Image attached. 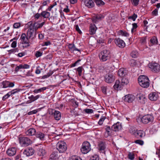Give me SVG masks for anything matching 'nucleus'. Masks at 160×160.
Here are the masks:
<instances>
[{"instance_id": "obj_1", "label": "nucleus", "mask_w": 160, "mask_h": 160, "mask_svg": "<svg viewBox=\"0 0 160 160\" xmlns=\"http://www.w3.org/2000/svg\"><path fill=\"white\" fill-rule=\"evenodd\" d=\"M44 24L45 22L41 23L37 22H33L32 21L28 22L25 26L28 28L27 34L28 38L32 40L33 39L36 37V31L38 28H41Z\"/></svg>"}, {"instance_id": "obj_2", "label": "nucleus", "mask_w": 160, "mask_h": 160, "mask_svg": "<svg viewBox=\"0 0 160 160\" xmlns=\"http://www.w3.org/2000/svg\"><path fill=\"white\" fill-rule=\"evenodd\" d=\"M138 80L139 85L144 88H147L149 86L148 78L145 75H141L138 77Z\"/></svg>"}, {"instance_id": "obj_3", "label": "nucleus", "mask_w": 160, "mask_h": 160, "mask_svg": "<svg viewBox=\"0 0 160 160\" xmlns=\"http://www.w3.org/2000/svg\"><path fill=\"white\" fill-rule=\"evenodd\" d=\"M98 56L101 61H106L110 58V51H101Z\"/></svg>"}, {"instance_id": "obj_4", "label": "nucleus", "mask_w": 160, "mask_h": 160, "mask_svg": "<svg viewBox=\"0 0 160 160\" xmlns=\"http://www.w3.org/2000/svg\"><path fill=\"white\" fill-rule=\"evenodd\" d=\"M56 147L60 153L64 152L67 149L66 144L64 141L58 142L57 144Z\"/></svg>"}, {"instance_id": "obj_5", "label": "nucleus", "mask_w": 160, "mask_h": 160, "mask_svg": "<svg viewBox=\"0 0 160 160\" xmlns=\"http://www.w3.org/2000/svg\"><path fill=\"white\" fill-rule=\"evenodd\" d=\"M19 140L20 143L23 146H27L32 142L31 140L27 137H20Z\"/></svg>"}, {"instance_id": "obj_6", "label": "nucleus", "mask_w": 160, "mask_h": 160, "mask_svg": "<svg viewBox=\"0 0 160 160\" xmlns=\"http://www.w3.org/2000/svg\"><path fill=\"white\" fill-rule=\"evenodd\" d=\"M91 149L90 143L86 141L82 143L81 151L82 153L86 154L88 153Z\"/></svg>"}, {"instance_id": "obj_7", "label": "nucleus", "mask_w": 160, "mask_h": 160, "mask_svg": "<svg viewBox=\"0 0 160 160\" xmlns=\"http://www.w3.org/2000/svg\"><path fill=\"white\" fill-rule=\"evenodd\" d=\"M153 119L152 115L150 114H147L143 116L141 119L142 122L144 124H147L152 122Z\"/></svg>"}, {"instance_id": "obj_8", "label": "nucleus", "mask_w": 160, "mask_h": 160, "mask_svg": "<svg viewBox=\"0 0 160 160\" xmlns=\"http://www.w3.org/2000/svg\"><path fill=\"white\" fill-rule=\"evenodd\" d=\"M20 39H21V41L23 43V47H27L29 46V44L28 43V36H26V35L25 33H22V34L20 37Z\"/></svg>"}, {"instance_id": "obj_9", "label": "nucleus", "mask_w": 160, "mask_h": 160, "mask_svg": "<svg viewBox=\"0 0 160 160\" xmlns=\"http://www.w3.org/2000/svg\"><path fill=\"white\" fill-rule=\"evenodd\" d=\"M105 80L108 83H111L115 80V77L111 73L107 74L104 76Z\"/></svg>"}, {"instance_id": "obj_10", "label": "nucleus", "mask_w": 160, "mask_h": 160, "mask_svg": "<svg viewBox=\"0 0 160 160\" xmlns=\"http://www.w3.org/2000/svg\"><path fill=\"white\" fill-rule=\"evenodd\" d=\"M14 82H10L8 81H5L1 83V87L3 88L13 87L14 86Z\"/></svg>"}, {"instance_id": "obj_11", "label": "nucleus", "mask_w": 160, "mask_h": 160, "mask_svg": "<svg viewBox=\"0 0 160 160\" xmlns=\"http://www.w3.org/2000/svg\"><path fill=\"white\" fill-rule=\"evenodd\" d=\"M150 68L155 72H158L160 70V65L157 63H152L149 65Z\"/></svg>"}, {"instance_id": "obj_12", "label": "nucleus", "mask_w": 160, "mask_h": 160, "mask_svg": "<svg viewBox=\"0 0 160 160\" xmlns=\"http://www.w3.org/2000/svg\"><path fill=\"white\" fill-rule=\"evenodd\" d=\"M106 146V145L105 142L102 141L100 142L98 145V150L101 152L105 154Z\"/></svg>"}, {"instance_id": "obj_13", "label": "nucleus", "mask_w": 160, "mask_h": 160, "mask_svg": "<svg viewBox=\"0 0 160 160\" xmlns=\"http://www.w3.org/2000/svg\"><path fill=\"white\" fill-rule=\"evenodd\" d=\"M122 128V126L121 123L118 122L114 124L111 127L112 130L114 132L118 131Z\"/></svg>"}, {"instance_id": "obj_14", "label": "nucleus", "mask_w": 160, "mask_h": 160, "mask_svg": "<svg viewBox=\"0 0 160 160\" xmlns=\"http://www.w3.org/2000/svg\"><path fill=\"white\" fill-rule=\"evenodd\" d=\"M114 42L116 45L120 48H123L125 46L124 41L120 38H115Z\"/></svg>"}, {"instance_id": "obj_15", "label": "nucleus", "mask_w": 160, "mask_h": 160, "mask_svg": "<svg viewBox=\"0 0 160 160\" xmlns=\"http://www.w3.org/2000/svg\"><path fill=\"white\" fill-rule=\"evenodd\" d=\"M34 150L33 148L28 147L26 149L24 150L23 153L27 156H30L33 155L34 153Z\"/></svg>"}, {"instance_id": "obj_16", "label": "nucleus", "mask_w": 160, "mask_h": 160, "mask_svg": "<svg viewBox=\"0 0 160 160\" xmlns=\"http://www.w3.org/2000/svg\"><path fill=\"white\" fill-rule=\"evenodd\" d=\"M134 135L137 138H141L145 136V133L142 130H136L134 131Z\"/></svg>"}, {"instance_id": "obj_17", "label": "nucleus", "mask_w": 160, "mask_h": 160, "mask_svg": "<svg viewBox=\"0 0 160 160\" xmlns=\"http://www.w3.org/2000/svg\"><path fill=\"white\" fill-rule=\"evenodd\" d=\"M135 97L132 94H128L124 97V100L126 102L129 103L132 102L134 100Z\"/></svg>"}, {"instance_id": "obj_18", "label": "nucleus", "mask_w": 160, "mask_h": 160, "mask_svg": "<svg viewBox=\"0 0 160 160\" xmlns=\"http://www.w3.org/2000/svg\"><path fill=\"white\" fill-rule=\"evenodd\" d=\"M17 150V149L16 148L12 147L8 149L6 152L8 156H12L16 153Z\"/></svg>"}, {"instance_id": "obj_19", "label": "nucleus", "mask_w": 160, "mask_h": 160, "mask_svg": "<svg viewBox=\"0 0 160 160\" xmlns=\"http://www.w3.org/2000/svg\"><path fill=\"white\" fill-rule=\"evenodd\" d=\"M84 3L85 5L89 8H92L95 6L93 0H85Z\"/></svg>"}, {"instance_id": "obj_20", "label": "nucleus", "mask_w": 160, "mask_h": 160, "mask_svg": "<svg viewBox=\"0 0 160 160\" xmlns=\"http://www.w3.org/2000/svg\"><path fill=\"white\" fill-rule=\"evenodd\" d=\"M123 85L119 80H116L113 86L114 88L116 90H121L123 88Z\"/></svg>"}, {"instance_id": "obj_21", "label": "nucleus", "mask_w": 160, "mask_h": 160, "mask_svg": "<svg viewBox=\"0 0 160 160\" xmlns=\"http://www.w3.org/2000/svg\"><path fill=\"white\" fill-rule=\"evenodd\" d=\"M128 73V71L124 68L119 69L118 72V74L121 77H123Z\"/></svg>"}, {"instance_id": "obj_22", "label": "nucleus", "mask_w": 160, "mask_h": 160, "mask_svg": "<svg viewBox=\"0 0 160 160\" xmlns=\"http://www.w3.org/2000/svg\"><path fill=\"white\" fill-rule=\"evenodd\" d=\"M97 30V27L94 24H91L89 27V32L91 35H93L95 33Z\"/></svg>"}, {"instance_id": "obj_23", "label": "nucleus", "mask_w": 160, "mask_h": 160, "mask_svg": "<svg viewBox=\"0 0 160 160\" xmlns=\"http://www.w3.org/2000/svg\"><path fill=\"white\" fill-rule=\"evenodd\" d=\"M104 17L102 14H98L92 18V21L93 22L96 23L99 20L103 18Z\"/></svg>"}, {"instance_id": "obj_24", "label": "nucleus", "mask_w": 160, "mask_h": 160, "mask_svg": "<svg viewBox=\"0 0 160 160\" xmlns=\"http://www.w3.org/2000/svg\"><path fill=\"white\" fill-rule=\"evenodd\" d=\"M37 133L35 129L33 128H31L28 130L26 132L27 135L28 136H32L35 135Z\"/></svg>"}, {"instance_id": "obj_25", "label": "nucleus", "mask_w": 160, "mask_h": 160, "mask_svg": "<svg viewBox=\"0 0 160 160\" xmlns=\"http://www.w3.org/2000/svg\"><path fill=\"white\" fill-rule=\"evenodd\" d=\"M58 157L57 151H54L50 155L49 160H56Z\"/></svg>"}, {"instance_id": "obj_26", "label": "nucleus", "mask_w": 160, "mask_h": 160, "mask_svg": "<svg viewBox=\"0 0 160 160\" xmlns=\"http://www.w3.org/2000/svg\"><path fill=\"white\" fill-rule=\"evenodd\" d=\"M52 114L53 115L54 118L56 120H58L60 119L61 114L59 111L55 110L53 112H52Z\"/></svg>"}, {"instance_id": "obj_27", "label": "nucleus", "mask_w": 160, "mask_h": 160, "mask_svg": "<svg viewBox=\"0 0 160 160\" xmlns=\"http://www.w3.org/2000/svg\"><path fill=\"white\" fill-rule=\"evenodd\" d=\"M157 95L155 92L151 93L149 95V98L151 101H156L157 99Z\"/></svg>"}, {"instance_id": "obj_28", "label": "nucleus", "mask_w": 160, "mask_h": 160, "mask_svg": "<svg viewBox=\"0 0 160 160\" xmlns=\"http://www.w3.org/2000/svg\"><path fill=\"white\" fill-rule=\"evenodd\" d=\"M42 17L43 18H48L50 16V13L46 11H43L41 13Z\"/></svg>"}, {"instance_id": "obj_29", "label": "nucleus", "mask_w": 160, "mask_h": 160, "mask_svg": "<svg viewBox=\"0 0 160 160\" xmlns=\"http://www.w3.org/2000/svg\"><path fill=\"white\" fill-rule=\"evenodd\" d=\"M158 42L157 38L154 36L152 37L150 40V44L151 45L157 44Z\"/></svg>"}, {"instance_id": "obj_30", "label": "nucleus", "mask_w": 160, "mask_h": 160, "mask_svg": "<svg viewBox=\"0 0 160 160\" xmlns=\"http://www.w3.org/2000/svg\"><path fill=\"white\" fill-rule=\"evenodd\" d=\"M93 1L98 7H102L105 4V2L102 0H93Z\"/></svg>"}, {"instance_id": "obj_31", "label": "nucleus", "mask_w": 160, "mask_h": 160, "mask_svg": "<svg viewBox=\"0 0 160 160\" xmlns=\"http://www.w3.org/2000/svg\"><path fill=\"white\" fill-rule=\"evenodd\" d=\"M46 152L45 150L40 147L38 149V154L40 156H42L45 155Z\"/></svg>"}, {"instance_id": "obj_32", "label": "nucleus", "mask_w": 160, "mask_h": 160, "mask_svg": "<svg viewBox=\"0 0 160 160\" xmlns=\"http://www.w3.org/2000/svg\"><path fill=\"white\" fill-rule=\"evenodd\" d=\"M36 136L37 138H39L41 140H43L45 137L44 134L41 132H37L36 134Z\"/></svg>"}, {"instance_id": "obj_33", "label": "nucleus", "mask_w": 160, "mask_h": 160, "mask_svg": "<svg viewBox=\"0 0 160 160\" xmlns=\"http://www.w3.org/2000/svg\"><path fill=\"white\" fill-rule=\"evenodd\" d=\"M118 33L122 36L128 37L129 36V34L125 31L122 30H120L118 31Z\"/></svg>"}, {"instance_id": "obj_34", "label": "nucleus", "mask_w": 160, "mask_h": 160, "mask_svg": "<svg viewBox=\"0 0 160 160\" xmlns=\"http://www.w3.org/2000/svg\"><path fill=\"white\" fill-rule=\"evenodd\" d=\"M40 95H37L35 96H34L33 95H32L30 96H29L28 97V98L30 99L31 102L34 101L38 99L40 97Z\"/></svg>"}, {"instance_id": "obj_35", "label": "nucleus", "mask_w": 160, "mask_h": 160, "mask_svg": "<svg viewBox=\"0 0 160 160\" xmlns=\"http://www.w3.org/2000/svg\"><path fill=\"white\" fill-rule=\"evenodd\" d=\"M138 53L137 51H132L131 53V56L133 58H136L138 56Z\"/></svg>"}, {"instance_id": "obj_36", "label": "nucleus", "mask_w": 160, "mask_h": 160, "mask_svg": "<svg viewBox=\"0 0 160 160\" xmlns=\"http://www.w3.org/2000/svg\"><path fill=\"white\" fill-rule=\"evenodd\" d=\"M47 89V88L46 87H44L43 88H42L38 89H35L34 91L33 92L35 93H37L38 92H41Z\"/></svg>"}, {"instance_id": "obj_37", "label": "nucleus", "mask_w": 160, "mask_h": 160, "mask_svg": "<svg viewBox=\"0 0 160 160\" xmlns=\"http://www.w3.org/2000/svg\"><path fill=\"white\" fill-rule=\"evenodd\" d=\"M69 160H82V159L77 155H73L69 158Z\"/></svg>"}, {"instance_id": "obj_38", "label": "nucleus", "mask_w": 160, "mask_h": 160, "mask_svg": "<svg viewBox=\"0 0 160 160\" xmlns=\"http://www.w3.org/2000/svg\"><path fill=\"white\" fill-rule=\"evenodd\" d=\"M129 82L127 78H122L121 83L123 86L127 84Z\"/></svg>"}, {"instance_id": "obj_39", "label": "nucleus", "mask_w": 160, "mask_h": 160, "mask_svg": "<svg viewBox=\"0 0 160 160\" xmlns=\"http://www.w3.org/2000/svg\"><path fill=\"white\" fill-rule=\"evenodd\" d=\"M13 92H9L8 93H7L2 98V100L3 101L5 100L7 98H8V97H9L11 95H12V93H13Z\"/></svg>"}, {"instance_id": "obj_40", "label": "nucleus", "mask_w": 160, "mask_h": 160, "mask_svg": "<svg viewBox=\"0 0 160 160\" xmlns=\"http://www.w3.org/2000/svg\"><path fill=\"white\" fill-rule=\"evenodd\" d=\"M137 17L138 16L137 14L135 13H134L132 16L128 17V19H132L133 21H135Z\"/></svg>"}, {"instance_id": "obj_41", "label": "nucleus", "mask_w": 160, "mask_h": 160, "mask_svg": "<svg viewBox=\"0 0 160 160\" xmlns=\"http://www.w3.org/2000/svg\"><path fill=\"white\" fill-rule=\"evenodd\" d=\"M68 48L71 50H79L76 48L74 45L73 44H69L68 45Z\"/></svg>"}, {"instance_id": "obj_42", "label": "nucleus", "mask_w": 160, "mask_h": 160, "mask_svg": "<svg viewBox=\"0 0 160 160\" xmlns=\"http://www.w3.org/2000/svg\"><path fill=\"white\" fill-rule=\"evenodd\" d=\"M132 28L131 29V32L132 33L136 31V29L138 27V25L137 23H134L132 24Z\"/></svg>"}, {"instance_id": "obj_43", "label": "nucleus", "mask_w": 160, "mask_h": 160, "mask_svg": "<svg viewBox=\"0 0 160 160\" xmlns=\"http://www.w3.org/2000/svg\"><path fill=\"white\" fill-rule=\"evenodd\" d=\"M82 67H79L77 69V71L78 72V75L79 76L82 75Z\"/></svg>"}, {"instance_id": "obj_44", "label": "nucleus", "mask_w": 160, "mask_h": 160, "mask_svg": "<svg viewBox=\"0 0 160 160\" xmlns=\"http://www.w3.org/2000/svg\"><path fill=\"white\" fill-rule=\"evenodd\" d=\"M129 64L131 66L133 67L136 65V62L134 59H132L130 61Z\"/></svg>"}, {"instance_id": "obj_45", "label": "nucleus", "mask_w": 160, "mask_h": 160, "mask_svg": "<svg viewBox=\"0 0 160 160\" xmlns=\"http://www.w3.org/2000/svg\"><path fill=\"white\" fill-rule=\"evenodd\" d=\"M137 98L138 100L140 101V102H141L142 103H145L144 101L143 102L142 101V100H143L144 99H145V97H143V96H142V95H139V96L137 97Z\"/></svg>"}, {"instance_id": "obj_46", "label": "nucleus", "mask_w": 160, "mask_h": 160, "mask_svg": "<svg viewBox=\"0 0 160 160\" xmlns=\"http://www.w3.org/2000/svg\"><path fill=\"white\" fill-rule=\"evenodd\" d=\"M21 26V24L20 22H16L13 25V27L15 28H18Z\"/></svg>"}, {"instance_id": "obj_47", "label": "nucleus", "mask_w": 160, "mask_h": 160, "mask_svg": "<svg viewBox=\"0 0 160 160\" xmlns=\"http://www.w3.org/2000/svg\"><path fill=\"white\" fill-rule=\"evenodd\" d=\"M106 117H105L104 116H102L98 122V124L99 125H102V123L103 122L104 120L105 119Z\"/></svg>"}, {"instance_id": "obj_48", "label": "nucleus", "mask_w": 160, "mask_h": 160, "mask_svg": "<svg viewBox=\"0 0 160 160\" xmlns=\"http://www.w3.org/2000/svg\"><path fill=\"white\" fill-rule=\"evenodd\" d=\"M89 160H99V158L98 155H95L92 157Z\"/></svg>"}, {"instance_id": "obj_49", "label": "nucleus", "mask_w": 160, "mask_h": 160, "mask_svg": "<svg viewBox=\"0 0 160 160\" xmlns=\"http://www.w3.org/2000/svg\"><path fill=\"white\" fill-rule=\"evenodd\" d=\"M42 54V52H40L39 51H37L35 53V56L37 58H38L41 56Z\"/></svg>"}, {"instance_id": "obj_50", "label": "nucleus", "mask_w": 160, "mask_h": 160, "mask_svg": "<svg viewBox=\"0 0 160 160\" xmlns=\"http://www.w3.org/2000/svg\"><path fill=\"white\" fill-rule=\"evenodd\" d=\"M128 157L129 159L133 160L134 158V155L133 153L129 152L128 154Z\"/></svg>"}, {"instance_id": "obj_51", "label": "nucleus", "mask_w": 160, "mask_h": 160, "mask_svg": "<svg viewBox=\"0 0 160 160\" xmlns=\"http://www.w3.org/2000/svg\"><path fill=\"white\" fill-rule=\"evenodd\" d=\"M42 69L40 66H38L36 68V69L35 71V73L36 74H39L41 73V70Z\"/></svg>"}, {"instance_id": "obj_52", "label": "nucleus", "mask_w": 160, "mask_h": 160, "mask_svg": "<svg viewBox=\"0 0 160 160\" xmlns=\"http://www.w3.org/2000/svg\"><path fill=\"white\" fill-rule=\"evenodd\" d=\"M135 142L141 145H142L144 144V142L143 141L139 139L136 140L135 141Z\"/></svg>"}, {"instance_id": "obj_53", "label": "nucleus", "mask_w": 160, "mask_h": 160, "mask_svg": "<svg viewBox=\"0 0 160 160\" xmlns=\"http://www.w3.org/2000/svg\"><path fill=\"white\" fill-rule=\"evenodd\" d=\"M20 65L22 69H27L29 68L30 67L29 65L27 64L24 65L21 64Z\"/></svg>"}, {"instance_id": "obj_54", "label": "nucleus", "mask_w": 160, "mask_h": 160, "mask_svg": "<svg viewBox=\"0 0 160 160\" xmlns=\"http://www.w3.org/2000/svg\"><path fill=\"white\" fill-rule=\"evenodd\" d=\"M84 111L86 113L88 114L92 113L93 112V110L91 109H86Z\"/></svg>"}, {"instance_id": "obj_55", "label": "nucleus", "mask_w": 160, "mask_h": 160, "mask_svg": "<svg viewBox=\"0 0 160 160\" xmlns=\"http://www.w3.org/2000/svg\"><path fill=\"white\" fill-rule=\"evenodd\" d=\"M139 0H132V3L134 6H137L139 3Z\"/></svg>"}, {"instance_id": "obj_56", "label": "nucleus", "mask_w": 160, "mask_h": 160, "mask_svg": "<svg viewBox=\"0 0 160 160\" xmlns=\"http://www.w3.org/2000/svg\"><path fill=\"white\" fill-rule=\"evenodd\" d=\"M38 111L37 109L31 111H30L28 113V115H31L33 114H35L37 113Z\"/></svg>"}, {"instance_id": "obj_57", "label": "nucleus", "mask_w": 160, "mask_h": 160, "mask_svg": "<svg viewBox=\"0 0 160 160\" xmlns=\"http://www.w3.org/2000/svg\"><path fill=\"white\" fill-rule=\"evenodd\" d=\"M152 14L153 16H157L158 15V9H156L152 12Z\"/></svg>"}, {"instance_id": "obj_58", "label": "nucleus", "mask_w": 160, "mask_h": 160, "mask_svg": "<svg viewBox=\"0 0 160 160\" xmlns=\"http://www.w3.org/2000/svg\"><path fill=\"white\" fill-rule=\"evenodd\" d=\"M106 132L110 133V131L112 130L111 128L109 126H107L105 128Z\"/></svg>"}, {"instance_id": "obj_59", "label": "nucleus", "mask_w": 160, "mask_h": 160, "mask_svg": "<svg viewBox=\"0 0 160 160\" xmlns=\"http://www.w3.org/2000/svg\"><path fill=\"white\" fill-rule=\"evenodd\" d=\"M75 27L76 30L80 34L82 33V32L78 26V25H75Z\"/></svg>"}, {"instance_id": "obj_60", "label": "nucleus", "mask_w": 160, "mask_h": 160, "mask_svg": "<svg viewBox=\"0 0 160 160\" xmlns=\"http://www.w3.org/2000/svg\"><path fill=\"white\" fill-rule=\"evenodd\" d=\"M41 17V13H37L34 15L35 19H38L40 17Z\"/></svg>"}, {"instance_id": "obj_61", "label": "nucleus", "mask_w": 160, "mask_h": 160, "mask_svg": "<svg viewBox=\"0 0 160 160\" xmlns=\"http://www.w3.org/2000/svg\"><path fill=\"white\" fill-rule=\"evenodd\" d=\"M81 61L80 59H79L76 61L75 63L71 65V67H74L76 66L77 64Z\"/></svg>"}, {"instance_id": "obj_62", "label": "nucleus", "mask_w": 160, "mask_h": 160, "mask_svg": "<svg viewBox=\"0 0 160 160\" xmlns=\"http://www.w3.org/2000/svg\"><path fill=\"white\" fill-rule=\"evenodd\" d=\"M25 54V53L24 52H20L18 54V56L19 57H22L24 56Z\"/></svg>"}, {"instance_id": "obj_63", "label": "nucleus", "mask_w": 160, "mask_h": 160, "mask_svg": "<svg viewBox=\"0 0 160 160\" xmlns=\"http://www.w3.org/2000/svg\"><path fill=\"white\" fill-rule=\"evenodd\" d=\"M21 68L20 65L17 66L15 68V71L16 72H18L20 69H21Z\"/></svg>"}, {"instance_id": "obj_64", "label": "nucleus", "mask_w": 160, "mask_h": 160, "mask_svg": "<svg viewBox=\"0 0 160 160\" xmlns=\"http://www.w3.org/2000/svg\"><path fill=\"white\" fill-rule=\"evenodd\" d=\"M17 42L16 41H13L11 44V47L12 48H15L16 46Z\"/></svg>"}]
</instances>
